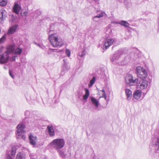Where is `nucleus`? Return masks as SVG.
Segmentation results:
<instances>
[{
    "label": "nucleus",
    "mask_w": 159,
    "mask_h": 159,
    "mask_svg": "<svg viewBox=\"0 0 159 159\" xmlns=\"http://www.w3.org/2000/svg\"><path fill=\"white\" fill-rule=\"evenodd\" d=\"M95 2L97 3H98V4L99 3V2H98V1L97 0L96 1H95Z\"/></svg>",
    "instance_id": "obj_46"
},
{
    "label": "nucleus",
    "mask_w": 159,
    "mask_h": 159,
    "mask_svg": "<svg viewBox=\"0 0 159 159\" xmlns=\"http://www.w3.org/2000/svg\"><path fill=\"white\" fill-rule=\"evenodd\" d=\"M105 13L103 11H101V13L99 14L97 16H94L92 18L93 21L96 22H98L99 20V18L102 17L103 16Z\"/></svg>",
    "instance_id": "obj_13"
},
{
    "label": "nucleus",
    "mask_w": 159,
    "mask_h": 159,
    "mask_svg": "<svg viewBox=\"0 0 159 159\" xmlns=\"http://www.w3.org/2000/svg\"><path fill=\"white\" fill-rule=\"evenodd\" d=\"M25 127V125L22 124H19L17 126V131L16 136L17 139H22L23 140L25 139V136L22 134V133H24Z\"/></svg>",
    "instance_id": "obj_4"
},
{
    "label": "nucleus",
    "mask_w": 159,
    "mask_h": 159,
    "mask_svg": "<svg viewBox=\"0 0 159 159\" xmlns=\"http://www.w3.org/2000/svg\"><path fill=\"white\" fill-rule=\"evenodd\" d=\"M60 157L61 158H64L66 156V154H65V150H59L58 151H57Z\"/></svg>",
    "instance_id": "obj_21"
},
{
    "label": "nucleus",
    "mask_w": 159,
    "mask_h": 159,
    "mask_svg": "<svg viewBox=\"0 0 159 159\" xmlns=\"http://www.w3.org/2000/svg\"><path fill=\"white\" fill-rule=\"evenodd\" d=\"M48 134L50 136L52 137L55 135L53 127L52 125H48L47 127Z\"/></svg>",
    "instance_id": "obj_12"
},
{
    "label": "nucleus",
    "mask_w": 159,
    "mask_h": 159,
    "mask_svg": "<svg viewBox=\"0 0 159 159\" xmlns=\"http://www.w3.org/2000/svg\"><path fill=\"white\" fill-rule=\"evenodd\" d=\"M3 46L0 45V53H1L2 52V51L3 50Z\"/></svg>",
    "instance_id": "obj_40"
},
{
    "label": "nucleus",
    "mask_w": 159,
    "mask_h": 159,
    "mask_svg": "<svg viewBox=\"0 0 159 159\" xmlns=\"http://www.w3.org/2000/svg\"><path fill=\"white\" fill-rule=\"evenodd\" d=\"M125 81L127 84L133 85L138 83V79L137 78L134 79V77L132 75H129L126 77Z\"/></svg>",
    "instance_id": "obj_6"
},
{
    "label": "nucleus",
    "mask_w": 159,
    "mask_h": 159,
    "mask_svg": "<svg viewBox=\"0 0 159 159\" xmlns=\"http://www.w3.org/2000/svg\"><path fill=\"white\" fill-rule=\"evenodd\" d=\"M21 9V7L17 3L15 2L14 6L13 8V12L16 14L19 13V11Z\"/></svg>",
    "instance_id": "obj_8"
},
{
    "label": "nucleus",
    "mask_w": 159,
    "mask_h": 159,
    "mask_svg": "<svg viewBox=\"0 0 159 159\" xmlns=\"http://www.w3.org/2000/svg\"><path fill=\"white\" fill-rule=\"evenodd\" d=\"M7 17V13L4 10H0V19L1 20H4Z\"/></svg>",
    "instance_id": "obj_17"
},
{
    "label": "nucleus",
    "mask_w": 159,
    "mask_h": 159,
    "mask_svg": "<svg viewBox=\"0 0 159 159\" xmlns=\"http://www.w3.org/2000/svg\"><path fill=\"white\" fill-rule=\"evenodd\" d=\"M11 19L12 21H14L16 20V17L15 16H14L13 15H12L11 17Z\"/></svg>",
    "instance_id": "obj_34"
},
{
    "label": "nucleus",
    "mask_w": 159,
    "mask_h": 159,
    "mask_svg": "<svg viewBox=\"0 0 159 159\" xmlns=\"http://www.w3.org/2000/svg\"><path fill=\"white\" fill-rule=\"evenodd\" d=\"M48 39L51 44L54 47H61L64 45L62 39L56 34H52L50 35Z\"/></svg>",
    "instance_id": "obj_1"
},
{
    "label": "nucleus",
    "mask_w": 159,
    "mask_h": 159,
    "mask_svg": "<svg viewBox=\"0 0 159 159\" xmlns=\"http://www.w3.org/2000/svg\"><path fill=\"white\" fill-rule=\"evenodd\" d=\"M89 99L90 100L92 104L96 107H98L99 102L98 100L96 99L94 97L92 96H90L89 98Z\"/></svg>",
    "instance_id": "obj_10"
},
{
    "label": "nucleus",
    "mask_w": 159,
    "mask_h": 159,
    "mask_svg": "<svg viewBox=\"0 0 159 159\" xmlns=\"http://www.w3.org/2000/svg\"><path fill=\"white\" fill-rule=\"evenodd\" d=\"M25 2V3L27 5L30 4L31 2V0H22Z\"/></svg>",
    "instance_id": "obj_33"
},
{
    "label": "nucleus",
    "mask_w": 159,
    "mask_h": 159,
    "mask_svg": "<svg viewBox=\"0 0 159 159\" xmlns=\"http://www.w3.org/2000/svg\"><path fill=\"white\" fill-rule=\"evenodd\" d=\"M9 74L12 79L14 78V75L13 74L12 72L10 70H9Z\"/></svg>",
    "instance_id": "obj_32"
},
{
    "label": "nucleus",
    "mask_w": 159,
    "mask_h": 159,
    "mask_svg": "<svg viewBox=\"0 0 159 159\" xmlns=\"http://www.w3.org/2000/svg\"><path fill=\"white\" fill-rule=\"evenodd\" d=\"M120 25L125 27L129 28V26L130 25L126 21L123 20L120 21Z\"/></svg>",
    "instance_id": "obj_22"
},
{
    "label": "nucleus",
    "mask_w": 159,
    "mask_h": 159,
    "mask_svg": "<svg viewBox=\"0 0 159 159\" xmlns=\"http://www.w3.org/2000/svg\"><path fill=\"white\" fill-rule=\"evenodd\" d=\"M55 50V49H50L49 50L48 52V53L49 54H50V52H54Z\"/></svg>",
    "instance_id": "obj_39"
},
{
    "label": "nucleus",
    "mask_w": 159,
    "mask_h": 159,
    "mask_svg": "<svg viewBox=\"0 0 159 159\" xmlns=\"http://www.w3.org/2000/svg\"><path fill=\"white\" fill-rule=\"evenodd\" d=\"M6 39V35H4L0 39V43L4 42Z\"/></svg>",
    "instance_id": "obj_28"
},
{
    "label": "nucleus",
    "mask_w": 159,
    "mask_h": 159,
    "mask_svg": "<svg viewBox=\"0 0 159 159\" xmlns=\"http://www.w3.org/2000/svg\"><path fill=\"white\" fill-rule=\"evenodd\" d=\"M142 93L139 90H137L135 91L133 93V97L134 98L136 99H139Z\"/></svg>",
    "instance_id": "obj_15"
},
{
    "label": "nucleus",
    "mask_w": 159,
    "mask_h": 159,
    "mask_svg": "<svg viewBox=\"0 0 159 159\" xmlns=\"http://www.w3.org/2000/svg\"><path fill=\"white\" fill-rule=\"evenodd\" d=\"M137 76L141 79H145L148 76L147 71L141 66H138L136 69Z\"/></svg>",
    "instance_id": "obj_5"
},
{
    "label": "nucleus",
    "mask_w": 159,
    "mask_h": 159,
    "mask_svg": "<svg viewBox=\"0 0 159 159\" xmlns=\"http://www.w3.org/2000/svg\"><path fill=\"white\" fill-rule=\"evenodd\" d=\"M95 77L94 76L93 77L92 79L90 80L89 83L88 84V86L89 88L91 87L95 81Z\"/></svg>",
    "instance_id": "obj_24"
},
{
    "label": "nucleus",
    "mask_w": 159,
    "mask_h": 159,
    "mask_svg": "<svg viewBox=\"0 0 159 159\" xmlns=\"http://www.w3.org/2000/svg\"><path fill=\"white\" fill-rule=\"evenodd\" d=\"M14 47L12 45L9 46L7 48V51L2 55H0V63L3 64L7 61L9 60V54L13 52Z\"/></svg>",
    "instance_id": "obj_2"
},
{
    "label": "nucleus",
    "mask_w": 159,
    "mask_h": 159,
    "mask_svg": "<svg viewBox=\"0 0 159 159\" xmlns=\"http://www.w3.org/2000/svg\"><path fill=\"white\" fill-rule=\"evenodd\" d=\"M106 96V93H102V96L101 97L102 98H104V96Z\"/></svg>",
    "instance_id": "obj_42"
},
{
    "label": "nucleus",
    "mask_w": 159,
    "mask_h": 159,
    "mask_svg": "<svg viewBox=\"0 0 159 159\" xmlns=\"http://www.w3.org/2000/svg\"><path fill=\"white\" fill-rule=\"evenodd\" d=\"M16 152V150L15 148H12L11 154L12 156H15Z\"/></svg>",
    "instance_id": "obj_30"
},
{
    "label": "nucleus",
    "mask_w": 159,
    "mask_h": 159,
    "mask_svg": "<svg viewBox=\"0 0 159 159\" xmlns=\"http://www.w3.org/2000/svg\"><path fill=\"white\" fill-rule=\"evenodd\" d=\"M7 3V0H0V6H4Z\"/></svg>",
    "instance_id": "obj_26"
},
{
    "label": "nucleus",
    "mask_w": 159,
    "mask_h": 159,
    "mask_svg": "<svg viewBox=\"0 0 159 159\" xmlns=\"http://www.w3.org/2000/svg\"><path fill=\"white\" fill-rule=\"evenodd\" d=\"M29 139L30 144L32 145H34L36 144L37 141V137L30 135L29 137Z\"/></svg>",
    "instance_id": "obj_14"
},
{
    "label": "nucleus",
    "mask_w": 159,
    "mask_h": 159,
    "mask_svg": "<svg viewBox=\"0 0 159 159\" xmlns=\"http://www.w3.org/2000/svg\"><path fill=\"white\" fill-rule=\"evenodd\" d=\"M27 12L25 11L23 13H21V15L22 16H26L27 15Z\"/></svg>",
    "instance_id": "obj_38"
},
{
    "label": "nucleus",
    "mask_w": 159,
    "mask_h": 159,
    "mask_svg": "<svg viewBox=\"0 0 159 159\" xmlns=\"http://www.w3.org/2000/svg\"><path fill=\"white\" fill-rule=\"evenodd\" d=\"M22 52V49L20 48H17L15 51V54L20 55Z\"/></svg>",
    "instance_id": "obj_25"
},
{
    "label": "nucleus",
    "mask_w": 159,
    "mask_h": 159,
    "mask_svg": "<svg viewBox=\"0 0 159 159\" xmlns=\"http://www.w3.org/2000/svg\"><path fill=\"white\" fill-rule=\"evenodd\" d=\"M138 85L139 86V88L142 89L146 88L148 85V81L145 79H141L139 80L138 79Z\"/></svg>",
    "instance_id": "obj_7"
},
{
    "label": "nucleus",
    "mask_w": 159,
    "mask_h": 159,
    "mask_svg": "<svg viewBox=\"0 0 159 159\" xmlns=\"http://www.w3.org/2000/svg\"><path fill=\"white\" fill-rule=\"evenodd\" d=\"M102 91L103 92V93H105V91L104 90V89H102Z\"/></svg>",
    "instance_id": "obj_45"
},
{
    "label": "nucleus",
    "mask_w": 159,
    "mask_h": 159,
    "mask_svg": "<svg viewBox=\"0 0 159 159\" xmlns=\"http://www.w3.org/2000/svg\"><path fill=\"white\" fill-rule=\"evenodd\" d=\"M120 57V54L118 52H116L113 54L110 58L111 61L113 62L114 61L118 59Z\"/></svg>",
    "instance_id": "obj_18"
},
{
    "label": "nucleus",
    "mask_w": 159,
    "mask_h": 159,
    "mask_svg": "<svg viewBox=\"0 0 159 159\" xmlns=\"http://www.w3.org/2000/svg\"><path fill=\"white\" fill-rule=\"evenodd\" d=\"M85 94L83 96V100H86L89 96L90 93L89 90L87 88H85Z\"/></svg>",
    "instance_id": "obj_19"
},
{
    "label": "nucleus",
    "mask_w": 159,
    "mask_h": 159,
    "mask_svg": "<svg viewBox=\"0 0 159 159\" xmlns=\"http://www.w3.org/2000/svg\"><path fill=\"white\" fill-rule=\"evenodd\" d=\"M125 94L127 96V99L129 101L131 100L132 97V92L129 89H126L125 90Z\"/></svg>",
    "instance_id": "obj_16"
},
{
    "label": "nucleus",
    "mask_w": 159,
    "mask_h": 159,
    "mask_svg": "<svg viewBox=\"0 0 159 159\" xmlns=\"http://www.w3.org/2000/svg\"><path fill=\"white\" fill-rule=\"evenodd\" d=\"M65 141L63 139H54L51 144L53 147L57 151L62 148L65 145Z\"/></svg>",
    "instance_id": "obj_3"
},
{
    "label": "nucleus",
    "mask_w": 159,
    "mask_h": 159,
    "mask_svg": "<svg viewBox=\"0 0 159 159\" xmlns=\"http://www.w3.org/2000/svg\"><path fill=\"white\" fill-rule=\"evenodd\" d=\"M35 44H36L38 47H39L41 48H42V46L41 45H40L39 44H37V43H35Z\"/></svg>",
    "instance_id": "obj_43"
},
{
    "label": "nucleus",
    "mask_w": 159,
    "mask_h": 159,
    "mask_svg": "<svg viewBox=\"0 0 159 159\" xmlns=\"http://www.w3.org/2000/svg\"><path fill=\"white\" fill-rule=\"evenodd\" d=\"M51 30H51V26H50V27L49 31L48 33H50V32L51 31Z\"/></svg>",
    "instance_id": "obj_44"
},
{
    "label": "nucleus",
    "mask_w": 159,
    "mask_h": 159,
    "mask_svg": "<svg viewBox=\"0 0 159 159\" xmlns=\"http://www.w3.org/2000/svg\"><path fill=\"white\" fill-rule=\"evenodd\" d=\"M6 159H12L11 157L9 155H8Z\"/></svg>",
    "instance_id": "obj_41"
},
{
    "label": "nucleus",
    "mask_w": 159,
    "mask_h": 159,
    "mask_svg": "<svg viewBox=\"0 0 159 159\" xmlns=\"http://www.w3.org/2000/svg\"><path fill=\"white\" fill-rule=\"evenodd\" d=\"M114 40L113 39H109L106 40L103 46L104 48L107 49L109 46L112 45Z\"/></svg>",
    "instance_id": "obj_9"
},
{
    "label": "nucleus",
    "mask_w": 159,
    "mask_h": 159,
    "mask_svg": "<svg viewBox=\"0 0 159 159\" xmlns=\"http://www.w3.org/2000/svg\"><path fill=\"white\" fill-rule=\"evenodd\" d=\"M66 54L68 57H69L70 54V50L68 49H66Z\"/></svg>",
    "instance_id": "obj_31"
},
{
    "label": "nucleus",
    "mask_w": 159,
    "mask_h": 159,
    "mask_svg": "<svg viewBox=\"0 0 159 159\" xmlns=\"http://www.w3.org/2000/svg\"><path fill=\"white\" fill-rule=\"evenodd\" d=\"M112 24H114L115 25L120 24V21L119 22H117L116 21H113L111 23Z\"/></svg>",
    "instance_id": "obj_35"
},
{
    "label": "nucleus",
    "mask_w": 159,
    "mask_h": 159,
    "mask_svg": "<svg viewBox=\"0 0 159 159\" xmlns=\"http://www.w3.org/2000/svg\"><path fill=\"white\" fill-rule=\"evenodd\" d=\"M17 57V56H13L11 59V61H15V58Z\"/></svg>",
    "instance_id": "obj_37"
},
{
    "label": "nucleus",
    "mask_w": 159,
    "mask_h": 159,
    "mask_svg": "<svg viewBox=\"0 0 159 159\" xmlns=\"http://www.w3.org/2000/svg\"><path fill=\"white\" fill-rule=\"evenodd\" d=\"M155 145L158 146L157 150H159V137L157 138V140L155 143Z\"/></svg>",
    "instance_id": "obj_29"
},
{
    "label": "nucleus",
    "mask_w": 159,
    "mask_h": 159,
    "mask_svg": "<svg viewBox=\"0 0 159 159\" xmlns=\"http://www.w3.org/2000/svg\"><path fill=\"white\" fill-rule=\"evenodd\" d=\"M85 54V52L84 50H83L81 52H79L78 55L81 57H83Z\"/></svg>",
    "instance_id": "obj_27"
},
{
    "label": "nucleus",
    "mask_w": 159,
    "mask_h": 159,
    "mask_svg": "<svg viewBox=\"0 0 159 159\" xmlns=\"http://www.w3.org/2000/svg\"><path fill=\"white\" fill-rule=\"evenodd\" d=\"M30 113V112L29 111H25V114L26 117H28L29 116Z\"/></svg>",
    "instance_id": "obj_36"
},
{
    "label": "nucleus",
    "mask_w": 159,
    "mask_h": 159,
    "mask_svg": "<svg viewBox=\"0 0 159 159\" xmlns=\"http://www.w3.org/2000/svg\"><path fill=\"white\" fill-rule=\"evenodd\" d=\"M18 26L17 25H15L11 26L9 29L7 34L9 35L13 34L16 31Z\"/></svg>",
    "instance_id": "obj_11"
},
{
    "label": "nucleus",
    "mask_w": 159,
    "mask_h": 159,
    "mask_svg": "<svg viewBox=\"0 0 159 159\" xmlns=\"http://www.w3.org/2000/svg\"><path fill=\"white\" fill-rule=\"evenodd\" d=\"M26 155L23 152H20L18 153L16 157V159H25Z\"/></svg>",
    "instance_id": "obj_20"
},
{
    "label": "nucleus",
    "mask_w": 159,
    "mask_h": 159,
    "mask_svg": "<svg viewBox=\"0 0 159 159\" xmlns=\"http://www.w3.org/2000/svg\"><path fill=\"white\" fill-rule=\"evenodd\" d=\"M104 98L105 100H106V96H104Z\"/></svg>",
    "instance_id": "obj_47"
},
{
    "label": "nucleus",
    "mask_w": 159,
    "mask_h": 159,
    "mask_svg": "<svg viewBox=\"0 0 159 159\" xmlns=\"http://www.w3.org/2000/svg\"><path fill=\"white\" fill-rule=\"evenodd\" d=\"M63 61L64 63L63 66V70L65 71H67L70 69V67L67 65V63L65 59H63Z\"/></svg>",
    "instance_id": "obj_23"
}]
</instances>
